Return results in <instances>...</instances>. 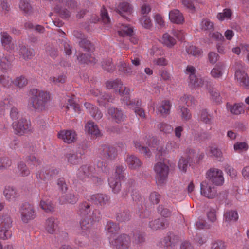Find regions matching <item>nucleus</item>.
I'll use <instances>...</instances> for the list:
<instances>
[{
    "mask_svg": "<svg viewBox=\"0 0 249 249\" xmlns=\"http://www.w3.org/2000/svg\"><path fill=\"white\" fill-rule=\"evenodd\" d=\"M135 146L141 153L149 156V151L146 147L142 146L141 143L138 142H136L135 143Z\"/></svg>",
    "mask_w": 249,
    "mask_h": 249,
    "instance_id": "obj_48",
    "label": "nucleus"
},
{
    "mask_svg": "<svg viewBox=\"0 0 249 249\" xmlns=\"http://www.w3.org/2000/svg\"><path fill=\"white\" fill-rule=\"evenodd\" d=\"M58 189L62 192H65L67 190L66 183L63 178L59 179L57 183Z\"/></svg>",
    "mask_w": 249,
    "mask_h": 249,
    "instance_id": "obj_50",
    "label": "nucleus"
},
{
    "mask_svg": "<svg viewBox=\"0 0 249 249\" xmlns=\"http://www.w3.org/2000/svg\"><path fill=\"white\" fill-rule=\"evenodd\" d=\"M154 63L159 66H165L167 64V61L164 58H160L155 60Z\"/></svg>",
    "mask_w": 249,
    "mask_h": 249,
    "instance_id": "obj_64",
    "label": "nucleus"
},
{
    "mask_svg": "<svg viewBox=\"0 0 249 249\" xmlns=\"http://www.w3.org/2000/svg\"><path fill=\"white\" fill-rule=\"evenodd\" d=\"M200 118L205 123H208L210 121L209 115H208V113L206 111H203L202 112Z\"/></svg>",
    "mask_w": 249,
    "mask_h": 249,
    "instance_id": "obj_63",
    "label": "nucleus"
},
{
    "mask_svg": "<svg viewBox=\"0 0 249 249\" xmlns=\"http://www.w3.org/2000/svg\"><path fill=\"white\" fill-rule=\"evenodd\" d=\"M207 218L211 222H214L216 220V210L211 209L207 212Z\"/></svg>",
    "mask_w": 249,
    "mask_h": 249,
    "instance_id": "obj_49",
    "label": "nucleus"
},
{
    "mask_svg": "<svg viewBox=\"0 0 249 249\" xmlns=\"http://www.w3.org/2000/svg\"><path fill=\"white\" fill-rule=\"evenodd\" d=\"M85 131L86 133L92 136L96 137L101 136V132L98 126L94 122L91 121H89L86 124L85 126Z\"/></svg>",
    "mask_w": 249,
    "mask_h": 249,
    "instance_id": "obj_17",
    "label": "nucleus"
},
{
    "mask_svg": "<svg viewBox=\"0 0 249 249\" xmlns=\"http://www.w3.org/2000/svg\"><path fill=\"white\" fill-rule=\"evenodd\" d=\"M101 17L102 20L105 24H108L110 22V18L106 10H104L102 11Z\"/></svg>",
    "mask_w": 249,
    "mask_h": 249,
    "instance_id": "obj_57",
    "label": "nucleus"
},
{
    "mask_svg": "<svg viewBox=\"0 0 249 249\" xmlns=\"http://www.w3.org/2000/svg\"><path fill=\"white\" fill-rule=\"evenodd\" d=\"M140 22L142 26L145 28H150L151 27V20L146 15H143L141 18Z\"/></svg>",
    "mask_w": 249,
    "mask_h": 249,
    "instance_id": "obj_41",
    "label": "nucleus"
},
{
    "mask_svg": "<svg viewBox=\"0 0 249 249\" xmlns=\"http://www.w3.org/2000/svg\"><path fill=\"white\" fill-rule=\"evenodd\" d=\"M228 109L231 113L234 114H239L244 112V108L242 104H235L232 106L228 105Z\"/></svg>",
    "mask_w": 249,
    "mask_h": 249,
    "instance_id": "obj_34",
    "label": "nucleus"
},
{
    "mask_svg": "<svg viewBox=\"0 0 249 249\" xmlns=\"http://www.w3.org/2000/svg\"><path fill=\"white\" fill-rule=\"evenodd\" d=\"M218 55L217 53L213 52H211L209 54V61L212 63H215L218 60Z\"/></svg>",
    "mask_w": 249,
    "mask_h": 249,
    "instance_id": "obj_55",
    "label": "nucleus"
},
{
    "mask_svg": "<svg viewBox=\"0 0 249 249\" xmlns=\"http://www.w3.org/2000/svg\"><path fill=\"white\" fill-rule=\"evenodd\" d=\"M160 198V196L156 193H152L150 196V200L153 204H156L158 203Z\"/></svg>",
    "mask_w": 249,
    "mask_h": 249,
    "instance_id": "obj_60",
    "label": "nucleus"
},
{
    "mask_svg": "<svg viewBox=\"0 0 249 249\" xmlns=\"http://www.w3.org/2000/svg\"><path fill=\"white\" fill-rule=\"evenodd\" d=\"M11 221L8 216L0 217V238L7 239L12 235L9 230L11 227Z\"/></svg>",
    "mask_w": 249,
    "mask_h": 249,
    "instance_id": "obj_9",
    "label": "nucleus"
},
{
    "mask_svg": "<svg viewBox=\"0 0 249 249\" xmlns=\"http://www.w3.org/2000/svg\"><path fill=\"white\" fill-rule=\"evenodd\" d=\"M200 194L208 198H213L217 196L216 188L208 180H204L200 184Z\"/></svg>",
    "mask_w": 249,
    "mask_h": 249,
    "instance_id": "obj_10",
    "label": "nucleus"
},
{
    "mask_svg": "<svg viewBox=\"0 0 249 249\" xmlns=\"http://www.w3.org/2000/svg\"><path fill=\"white\" fill-rule=\"evenodd\" d=\"M159 128L161 131L165 133L169 132L172 130L171 126L165 123L160 124L159 125Z\"/></svg>",
    "mask_w": 249,
    "mask_h": 249,
    "instance_id": "obj_54",
    "label": "nucleus"
},
{
    "mask_svg": "<svg viewBox=\"0 0 249 249\" xmlns=\"http://www.w3.org/2000/svg\"><path fill=\"white\" fill-rule=\"evenodd\" d=\"M3 195L5 198L9 201H12L18 196L17 190L11 186H6L3 190Z\"/></svg>",
    "mask_w": 249,
    "mask_h": 249,
    "instance_id": "obj_21",
    "label": "nucleus"
},
{
    "mask_svg": "<svg viewBox=\"0 0 249 249\" xmlns=\"http://www.w3.org/2000/svg\"><path fill=\"white\" fill-rule=\"evenodd\" d=\"M182 4L186 7L191 12L195 10V5L197 3L196 0H182Z\"/></svg>",
    "mask_w": 249,
    "mask_h": 249,
    "instance_id": "obj_39",
    "label": "nucleus"
},
{
    "mask_svg": "<svg viewBox=\"0 0 249 249\" xmlns=\"http://www.w3.org/2000/svg\"><path fill=\"white\" fill-rule=\"evenodd\" d=\"M85 107L88 110L91 115L95 119L99 120L102 117V114L98 110V108L90 103L85 104Z\"/></svg>",
    "mask_w": 249,
    "mask_h": 249,
    "instance_id": "obj_23",
    "label": "nucleus"
},
{
    "mask_svg": "<svg viewBox=\"0 0 249 249\" xmlns=\"http://www.w3.org/2000/svg\"><path fill=\"white\" fill-rule=\"evenodd\" d=\"M200 29L205 31H210L213 29L214 24L208 19H205L200 23Z\"/></svg>",
    "mask_w": 249,
    "mask_h": 249,
    "instance_id": "obj_35",
    "label": "nucleus"
},
{
    "mask_svg": "<svg viewBox=\"0 0 249 249\" xmlns=\"http://www.w3.org/2000/svg\"><path fill=\"white\" fill-rule=\"evenodd\" d=\"M227 173L231 178H234L236 177L237 173L236 170L233 167H229L226 169Z\"/></svg>",
    "mask_w": 249,
    "mask_h": 249,
    "instance_id": "obj_56",
    "label": "nucleus"
},
{
    "mask_svg": "<svg viewBox=\"0 0 249 249\" xmlns=\"http://www.w3.org/2000/svg\"><path fill=\"white\" fill-rule=\"evenodd\" d=\"M154 171L156 173L157 183L161 185L165 183L168 178L169 166L163 162H159L155 164Z\"/></svg>",
    "mask_w": 249,
    "mask_h": 249,
    "instance_id": "obj_3",
    "label": "nucleus"
},
{
    "mask_svg": "<svg viewBox=\"0 0 249 249\" xmlns=\"http://www.w3.org/2000/svg\"><path fill=\"white\" fill-rule=\"evenodd\" d=\"M58 221L54 217L48 218L45 223V230L46 231L50 234L54 233L57 229Z\"/></svg>",
    "mask_w": 249,
    "mask_h": 249,
    "instance_id": "obj_19",
    "label": "nucleus"
},
{
    "mask_svg": "<svg viewBox=\"0 0 249 249\" xmlns=\"http://www.w3.org/2000/svg\"><path fill=\"white\" fill-rule=\"evenodd\" d=\"M210 153L219 160H220L222 158L223 154L221 150L216 147H211L210 148Z\"/></svg>",
    "mask_w": 249,
    "mask_h": 249,
    "instance_id": "obj_40",
    "label": "nucleus"
},
{
    "mask_svg": "<svg viewBox=\"0 0 249 249\" xmlns=\"http://www.w3.org/2000/svg\"><path fill=\"white\" fill-rule=\"evenodd\" d=\"M40 208L46 212H52L54 210V205L51 200L47 199H42L40 203Z\"/></svg>",
    "mask_w": 249,
    "mask_h": 249,
    "instance_id": "obj_27",
    "label": "nucleus"
},
{
    "mask_svg": "<svg viewBox=\"0 0 249 249\" xmlns=\"http://www.w3.org/2000/svg\"><path fill=\"white\" fill-rule=\"evenodd\" d=\"M233 149L235 152L242 153L246 152L249 149V145L246 142H237L234 144Z\"/></svg>",
    "mask_w": 249,
    "mask_h": 249,
    "instance_id": "obj_28",
    "label": "nucleus"
},
{
    "mask_svg": "<svg viewBox=\"0 0 249 249\" xmlns=\"http://www.w3.org/2000/svg\"><path fill=\"white\" fill-rule=\"evenodd\" d=\"M123 168L122 167H117L114 174L108 179V184L112 191L115 193H118L121 190V179H123Z\"/></svg>",
    "mask_w": 249,
    "mask_h": 249,
    "instance_id": "obj_4",
    "label": "nucleus"
},
{
    "mask_svg": "<svg viewBox=\"0 0 249 249\" xmlns=\"http://www.w3.org/2000/svg\"><path fill=\"white\" fill-rule=\"evenodd\" d=\"M188 164V160L187 159L181 158L178 161V168L180 171L185 172L187 170Z\"/></svg>",
    "mask_w": 249,
    "mask_h": 249,
    "instance_id": "obj_44",
    "label": "nucleus"
},
{
    "mask_svg": "<svg viewBox=\"0 0 249 249\" xmlns=\"http://www.w3.org/2000/svg\"><path fill=\"white\" fill-rule=\"evenodd\" d=\"M241 174L244 178L249 180V165L243 168Z\"/></svg>",
    "mask_w": 249,
    "mask_h": 249,
    "instance_id": "obj_61",
    "label": "nucleus"
},
{
    "mask_svg": "<svg viewBox=\"0 0 249 249\" xmlns=\"http://www.w3.org/2000/svg\"><path fill=\"white\" fill-rule=\"evenodd\" d=\"M107 229V234L109 242L112 245L116 246H127L130 242L129 237L126 235H123L117 236L115 234L116 231V226L113 223H108L106 226Z\"/></svg>",
    "mask_w": 249,
    "mask_h": 249,
    "instance_id": "obj_2",
    "label": "nucleus"
},
{
    "mask_svg": "<svg viewBox=\"0 0 249 249\" xmlns=\"http://www.w3.org/2000/svg\"><path fill=\"white\" fill-rule=\"evenodd\" d=\"M117 11L123 17L130 15L133 11L131 5L127 2H122L116 7Z\"/></svg>",
    "mask_w": 249,
    "mask_h": 249,
    "instance_id": "obj_16",
    "label": "nucleus"
},
{
    "mask_svg": "<svg viewBox=\"0 0 249 249\" xmlns=\"http://www.w3.org/2000/svg\"><path fill=\"white\" fill-rule=\"evenodd\" d=\"M65 108L66 112L70 116H76L80 112L79 105L76 104L72 98L68 99Z\"/></svg>",
    "mask_w": 249,
    "mask_h": 249,
    "instance_id": "obj_15",
    "label": "nucleus"
},
{
    "mask_svg": "<svg viewBox=\"0 0 249 249\" xmlns=\"http://www.w3.org/2000/svg\"><path fill=\"white\" fill-rule=\"evenodd\" d=\"M232 12L228 8L224 9L222 12H219L217 14L216 18L219 21H224L225 20L230 19L232 16Z\"/></svg>",
    "mask_w": 249,
    "mask_h": 249,
    "instance_id": "obj_30",
    "label": "nucleus"
},
{
    "mask_svg": "<svg viewBox=\"0 0 249 249\" xmlns=\"http://www.w3.org/2000/svg\"><path fill=\"white\" fill-rule=\"evenodd\" d=\"M106 86L108 89H114L115 92L121 95H126L129 92V89L119 80L108 81L107 83Z\"/></svg>",
    "mask_w": 249,
    "mask_h": 249,
    "instance_id": "obj_13",
    "label": "nucleus"
},
{
    "mask_svg": "<svg viewBox=\"0 0 249 249\" xmlns=\"http://www.w3.org/2000/svg\"><path fill=\"white\" fill-rule=\"evenodd\" d=\"M13 126L16 132L19 135H23L31 130L30 121L23 118L15 120Z\"/></svg>",
    "mask_w": 249,
    "mask_h": 249,
    "instance_id": "obj_8",
    "label": "nucleus"
},
{
    "mask_svg": "<svg viewBox=\"0 0 249 249\" xmlns=\"http://www.w3.org/2000/svg\"><path fill=\"white\" fill-rule=\"evenodd\" d=\"M77 200V197L71 194H68L62 196L60 198V202L62 204L66 203H74Z\"/></svg>",
    "mask_w": 249,
    "mask_h": 249,
    "instance_id": "obj_31",
    "label": "nucleus"
},
{
    "mask_svg": "<svg viewBox=\"0 0 249 249\" xmlns=\"http://www.w3.org/2000/svg\"><path fill=\"white\" fill-rule=\"evenodd\" d=\"M1 42L3 47L8 51L14 49L15 45L12 42L11 37L7 33H1Z\"/></svg>",
    "mask_w": 249,
    "mask_h": 249,
    "instance_id": "obj_20",
    "label": "nucleus"
},
{
    "mask_svg": "<svg viewBox=\"0 0 249 249\" xmlns=\"http://www.w3.org/2000/svg\"><path fill=\"white\" fill-rule=\"evenodd\" d=\"M186 51L188 54L196 57L200 56L203 53V51L201 49L193 45L186 46Z\"/></svg>",
    "mask_w": 249,
    "mask_h": 249,
    "instance_id": "obj_26",
    "label": "nucleus"
},
{
    "mask_svg": "<svg viewBox=\"0 0 249 249\" xmlns=\"http://www.w3.org/2000/svg\"><path fill=\"white\" fill-rule=\"evenodd\" d=\"M209 249H226V245L223 241L216 240L211 243Z\"/></svg>",
    "mask_w": 249,
    "mask_h": 249,
    "instance_id": "obj_38",
    "label": "nucleus"
},
{
    "mask_svg": "<svg viewBox=\"0 0 249 249\" xmlns=\"http://www.w3.org/2000/svg\"><path fill=\"white\" fill-rule=\"evenodd\" d=\"M9 66V63L5 58H0V67L3 69H7Z\"/></svg>",
    "mask_w": 249,
    "mask_h": 249,
    "instance_id": "obj_62",
    "label": "nucleus"
},
{
    "mask_svg": "<svg viewBox=\"0 0 249 249\" xmlns=\"http://www.w3.org/2000/svg\"><path fill=\"white\" fill-rule=\"evenodd\" d=\"M107 116L109 119H111L116 123H120L125 118V115L121 110L113 107L108 109Z\"/></svg>",
    "mask_w": 249,
    "mask_h": 249,
    "instance_id": "obj_14",
    "label": "nucleus"
},
{
    "mask_svg": "<svg viewBox=\"0 0 249 249\" xmlns=\"http://www.w3.org/2000/svg\"><path fill=\"white\" fill-rule=\"evenodd\" d=\"M169 18L172 22L176 24L182 23L184 19L182 14L177 9L173 10L169 12Z\"/></svg>",
    "mask_w": 249,
    "mask_h": 249,
    "instance_id": "obj_18",
    "label": "nucleus"
},
{
    "mask_svg": "<svg viewBox=\"0 0 249 249\" xmlns=\"http://www.w3.org/2000/svg\"><path fill=\"white\" fill-rule=\"evenodd\" d=\"M125 162L128 166L131 169H136L141 165V162L136 157L128 155L125 159Z\"/></svg>",
    "mask_w": 249,
    "mask_h": 249,
    "instance_id": "obj_22",
    "label": "nucleus"
},
{
    "mask_svg": "<svg viewBox=\"0 0 249 249\" xmlns=\"http://www.w3.org/2000/svg\"><path fill=\"white\" fill-rule=\"evenodd\" d=\"M19 173L23 176H28L30 174V171L26 165L23 162H20L18 165Z\"/></svg>",
    "mask_w": 249,
    "mask_h": 249,
    "instance_id": "obj_42",
    "label": "nucleus"
},
{
    "mask_svg": "<svg viewBox=\"0 0 249 249\" xmlns=\"http://www.w3.org/2000/svg\"><path fill=\"white\" fill-rule=\"evenodd\" d=\"M57 137L65 143H72L76 141L77 135L72 130H62L57 133Z\"/></svg>",
    "mask_w": 249,
    "mask_h": 249,
    "instance_id": "obj_12",
    "label": "nucleus"
},
{
    "mask_svg": "<svg viewBox=\"0 0 249 249\" xmlns=\"http://www.w3.org/2000/svg\"><path fill=\"white\" fill-rule=\"evenodd\" d=\"M170 109V104L168 101L163 102L157 107L158 111L162 114H166L168 113Z\"/></svg>",
    "mask_w": 249,
    "mask_h": 249,
    "instance_id": "obj_36",
    "label": "nucleus"
},
{
    "mask_svg": "<svg viewBox=\"0 0 249 249\" xmlns=\"http://www.w3.org/2000/svg\"><path fill=\"white\" fill-rule=\"evenodd\" d=\"M209 36L216 40H222L224 39L223 35L218 32L210 33Z\"/></svg>",
    "mask_w": 249,
    "mask_h": 249,
    "instance_id": "obj_52",
    "label": "nucleus"
},
{
    "mask_svg": "<svg viewBox=\"0 0 249 249\" xmlns=\"http://www.w3.org/2000/svg\"><path fill=\"white\" fill-rule=\"evenodd\" d=\"M181 117L182 119L188 121L191 118V114L189 110L186 107L180 108Z\"/></svg>",
    "mask_w": 249,
    "mask_h": 249,
    "instance_id": "obj_45",
    "label": "nucleus"
},
{
    "mask_svg": "<svg viewBox=\"0 0 249 249\" xmlns=\"http://www.w3.org/2000/svg\"><path fill=\"white\" fill-rule=\"evenodd\" d=\"M160 41L164 45L169 48L173 47L176 43V39L168 33H165L163 35Z\"/></svg>",
    "mask_w": 249,
    "mask_h": 249,
    "instance_id": "obj_25",
    "label": "nucleus"
},
{
    "mask_svg": "<svg viewBox=\"0 0 249 249\" xmlns=\"http://www.w3.org/2000/svg\"><path fill=\"white\" fill-rule=\"evenodd\" d=\"M234 36V33L231 30L228 29L224 33V36L228 40H231Z\"/></svg>",
    "mask_w": 249,
    "mask_h": 249,
    "instance_id": "obj_59",
    "label": "nucleus"
},
{
    "mask_svg": "<svg viewBox=\"0 0 249 249\" xmlns=\"http://www.w3.org/2000/svg\"><path fill=\"white\" fill-rule=\"evenodd\" d=\"M49 99L48 92L40 89H32L30 92L28 107L31 110H42L44 109Z\"/></svg>",
    "mask_w": 249,
    "mask_h": 249,
    "instance_id": "obj_1",
    "label": "nucleus"
},
{
    "mask_svg": "<svg viewBox=\"0 0 249 249\" xmlns=\"http://www.w3.org/2000/svg\"><path fill=\"white\" fill-rule=\"evenodd\" d=\"M196 70L192 66H188L186 69V73L189 75V85L192 88L202 87L204 84V80L200 76L195 74Z\"/></svg>",
    "mask_w": 249,
    "mask_h": 249,
    "instance_id": "obj_6",
    "label": "nucleus"
},
{
    "mask_svg": "<svg viewBox=\"0 0 249 249\" xmlns=\"http://www.w3.org/2000/svg\"><path fill=\"white\" fill-rule=\"evenodd\" d=\"M235 76L237 81L241 86L244 88H249V79L244 71L243 66L240 63H237L234 67Z\"/></svg>",
    "mask_w": 249,
    "mask_h": 249,
    "instance_id": "obj_7",
    "label": "nucleus"
},
{
    "mask_svg": "<svg viewBox=\"0 0 249 249\" xmlns=\"http://www.w3.org/2000/svg\"><path fill=\"white\" fill-rule=\"evenodd\" d=\"M119 34L122 36H132L133 33V29L132 27L122 24L119 27L118 31Z\"/></svg>",
    "mask_w": 249,
    "mask_h": 249,
    "instance_id": "obj_32",
    "label": "nucleus"
},
{
    "mask_svg": "<svg viewBox=\"0 0 249 249\" xmlns=\"http://www.w3.org/2000/svg\"><path fill=\"white\" fill-rule=\"evenodd\" d=\"M232 51L237 55H239L241 53H245L249 52V45H242L240 47H234L232 48Z\"/></svg>",
    "mask_w": 249,
    "mask_h": 249,
    "instance_id": "obj_37",
    "label": "nucleus"
},
{
    "mask_svg": "<svg viewBox=\"0 0 249 249\" xmlns=\"http://www.w3.org/2000/svg\"><path fill=\"white\" fill-rule=\"evenodd\" d=\"M68 160L71 164L74 165L77 164L80 161L77 155L73 154H70L68 156Z\"/></svg>",
    "mask_w": 249,
    "mask_h": 249,
    "instance_id": "obj_47",
    "label": "nucleus"
},
{
    "mask_svg": "<svg viewBox=\"0 0 249 249\" xmlns=\"http://www.w3.org/2000/svg\"><path fill=\"white\" fill-rule=\"evenodd\" d=\"M226 71V67L222 64L216 65L211 71V74L214 78H220Z\"/></svg>",
    "mask_w": 249,
    "mask_h": 249,
    "instance_id": "obj_24",
    "label": "nucleus"
},
{
    "mask_svg": "<svg viewBox=\"0 0 249 249\" xmlns=\"http://www.w3.org/2000/svg\"><path fill=\"white\" fill-rule=\"evenodd\" d=\"M224 219L226 221H235L238 218L237 212L233 210H227L224 215Z\"/></svg>",
    "mask_w": 249,
    "mask_h": 249,
    "instance_id": "obj_29",
    "label": "nucleus"
},
{
    "mask_svg": "<svg viewBox=\"0 0 249 249\" xmlns=\"http://www.w3.org/2000/svg\"><path fill=\"white\" fill-rule=\"evenodd\" d=\"M207 178L208 181L215 186L222 185L224 182L223 173L222 170L217 168L209 170L207 173Z\"/></svg>",
    "mask_w": 249,
    "mask_h": 249,
    "instance_id": "obj_5",
    "label": "nucleus"
},
{
    "mask_svg": "<svg viewBox=\"0 0 249 249\" xmlns=\"http://www.w3.org/2000/svg\"><path fill=\"white\" fill-rule=\"evenodd\" d=\"M92 94L97 97V100L100 104H102L103 102V100L106 99V98H105V95H103L102 93L98 90H96V91L92 92Z\"/></svg>",
    "mask_w": 249,
    "mask_h": 249,
    "instance_id": "obj_53",
    "label": "nucleus"
},
{
    "mask_svg": "<svg viewBox=\"0 0 249 249\" xmlns=\"http://www.w3.org/2000/svg\"><path fill=\"white\" fill-rule=\"evenodd\" d=\"M19 7L21 10L27 14L29 13L32 10L30 4L24 0H22L20 1Z\"/></svg>",
    "mask_w": 249,
    "mask_h": 249,
    "instance_id": "obj_43",
    "label": "nucleus"
},
{
    "mask_svg": "<svg viewBox=\"0 0 249 249\" xmlns=\"http://www.w3.org/2000/svg\"><path fill=\"white\" fill-rule=\"evenodd\" d=\"M20 213L21 220L24 223H28L36 217V213L33 207L29 204L23 205L20 208Z\"/></svg>",
    "mask_w": 249,
    "mask_h": 249,
    "instance_id": "obj_11",
    "label": "nucleus"
},
{
    "mask_svg": "<svg viewBox=\"0 0 249 249\" xmlns=\"http://www.w3.org/2000/svg\"><path fill=\"white\" fill-rule=\"evenodd\" d=\"M150 227L153 230H157L163 226L160 220L157 219L153 221H151L149 223Z\"/></svg>",
    "mask_w": 249,
    "mask_h": 249,
    "instance_id": "obj_46",
    "label": "nucleus"
},
{
    "mask_svg": "<svg viewBox=\"0 0 249 249\" xmlns=\"http://www.w3.org/2000/svg\"><path fill=\"white\" fill-rule=\"evenodd\" d=\"M27 83V79L24 77H20L17 79L16 84L19 87H22Z\"/></svg>",
    "mask_w": 249,
    "mask_h": 249,
    "instance_id": "obj_58",
    "label": "nucleus"
},
{
    "mask_svg": "<svg viewBox=\"0 0 249 249\" xmlns=\"http://www.w3.org/2000/svg\"><path fill=\"white\" fill-rule=\"evenodd\" d=\"M115 155V150L113 148L106 147L104 148L103 157L107 160H112Z\"/></svg>",
    "mask_w": 249,
    "mask_h": 249,
    "instance_id": "obj_33",
    "label": "nucleus"
},
{
    "mask_svg": "<svg viewBox=\"0 0 249 249\" xmlns=\"http://www.w3.org/2000/svg\"><path fill=\"white\" fill-rule=\"evenodd\" d=\"M78 60L81 62V63H93L94 62V58L91 57L90 58H89L88 57H86L85 55H82L81 56L78 57Z\"/></svg>",
    "mask_w": 249,
    "mask_h": 249,
    "instance_id": "obj_51",
    "label": "nucleus"
}]
</instances>
